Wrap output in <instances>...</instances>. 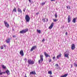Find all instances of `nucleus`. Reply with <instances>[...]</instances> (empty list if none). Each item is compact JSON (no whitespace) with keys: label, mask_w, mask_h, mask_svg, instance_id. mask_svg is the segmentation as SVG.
I'll return each mask as SVG.
<instances>
[{"label":"nucleus","mask_w":77,"mask_h":77,"mask_svg":"<svg viewBox=\"0 0 77 77\" xmlns=\"http://www.w3.org/2000/svg\"><path fill=\"white\" fill-rule=\"evenodd\" d=\"M56 65L57 66V67L58 66V67H59V65L58 64H56Z\"/></svg>","instance_id":"37"},{"label":"nucleus","mask_w":77,"mask_h":77,"mask_svg":"<svg viewBox=\"0 0 77 77\" xmlns=\"http://www.w3.org/2000/svg\"><path fill=\"white\" fill-rule=\"evenodd\" d=\"M51 62V60L50 58V59L49 60V62L50 63Z\"/></svg>","instance_id":"30"},{"label":"nucleus","mask_w":77,"mask_h":77,"mask_svg":"<svg viewBox=\"0 0 77 77\" xmlns=\"http://www.w3.org/2000/svg\"><path fill=\"white\" fill-rule=\"evenodd\" d=\"M6 73V71L5 72H2V74H5V73Z\"/></svg>","instance_id":"40"},{"label":"nucleus","mask_w":77,"mask_h":77,"mask_svg":"<svg viewBox=\"0 0 77 77\" xmlns=\"http://www.w3.org/2000/svg\"><path fill=\"white\" fill-rule=\"evenodd\" d=\"M70 15H69L68 17V23H70L71 21V18H70Z\"/></svg>","instance_id":"9"},{"label":"nucleus","mask_w":77,"mask_h":77,"mask_svg":"<svg viewBox=\"0 0 77 77\" xmlns=\"http://www.w3.org/2000/svg\"><path fill=\"white\" fill-rule=\"evenodd\" d=\"M17 12V8H14L13 9L12 11V12Z\"/></svg>","instance_id":"18"},{"label":"nucleus","mask_w":77,"mask_h":77,"mask_svg":"<svg viewBox=\"0 0 77 77\" xmlns=\"http://www.w3.org/2000/svg\"><path fill=\"white\" fill-rule=\"evenodd\" d=\"M42 20H43V21H43L44 22H45V19H43Z\"/></svg>","instance_id":"35"},{"label":"nucleus","mask_w":77,"mask_h":77,"mask_svg":"<svg viewBox=\"0 0 77 77\" xmlns=\"http://www.w3.org/2000/svg\"><path fill=\"white\" fill-rule=\"evenodd\" d=\"M29 2L30 3H31V0H29Z\"/></svg>","instance_id":"44"},{"label":"nucleus","mask_w":77,"mask_h":77,"mask_svg":"<svg viewBox=\"0 0 77 77\" xmlns=\"http://www.w3.org/2000/svg\"><path fill=\"white\" fill-rule=\"evenodd\" d=\"M67 34H68V32H66V35H67Z\"/></svg>","instance_id":"42"},{"label":"nucleus","mask_w":77,"mask_h":77,"mask_svg":"<svg viewBox=\"0 0 77 77\" xmlns=\"http://www.w3.org/2000/svg\"><path fill=\"white\" fill-rule=\"evenodd\" d=\"M2 67L3 69H6V67L5 66V65H2Z\"/></svg>","instance_id":"20"},{"label":"nucleus","mask_w":77,"mask_h":77,"mask_svg":"<svg viewBox=\"0 0 77 77\" xmlns=\"http://www.w3.org/2000/svg\"><path fill=\"white\" fill-rule=\"evenodd\" d=\"M13 38H15V35H13Z\"/></svg>","instance_id":"45"},{"label":"nucleus","mask_w":77,"mask_h":77,"mask_svg":"<svg viewBox=\"0 0 77 77\" xmlns=\"http://www.w3.org/2000/svg\"><path fill=\"white\" fill-rule=\"evenodd\" d=\"M66 8H67V9H68V8H69V9H71V7L69 5L67 6Z\"/></svg>","instance_id":"24"},{"label":"nucleus","mask_w":77,"mask_h":77,"mask_svg":"<svg viewBox=\"0 0 77 77\" xmlns=\"http://www.w3.org/2000/svg\"><path fill=\"white\" fill-rule=\"evenodd\" d=\"M25 11H26V8H25V9H23V12H25Z\"/></svg>","instance_id":"36"},{"label":"nucleus","mask_w":77,"mask_h":77,"mask_svg":"<svg viewBox=\"0 0 77 77\" xmlns=\"http://www.w3.org/2000/svg\"><path fill=\"white\" fill-rule=\"evenodd\" d=\"M52 28H53V27L51 26L49 27V29H51Z\"/></svg>","instance_id":"29"},{"label":"nucleus","mask_w":77,"mask_h":77,"mask_svg":"<svg viewBox=\"0 0 77 77\" xmlns=\"http://www.w3.org/2000/svg\"><path fill=\"white\" fill-rule=\"evenodd\" d=\"M45 4V2H43V3H42V4H41V5H42L43 6V5H44Z\"/></svg>","instance_id":"28"},{"label":"nucleus","mask_w":77,"mask_h":77,"mask_svg":"<svg viewBox=\"0 0 77 77\" xmlns=\"http://www.w3.org/2000/svg\"><path fill=\"white\" fill-rule=\"evenodd\" d=\"M48 74H50L51 75V74H52V72H51V71H49L48 72Z\"/></svg>","instance_id":"23"},{"label":"nucleus","mask_w":77,"mask_h":77,"mask_svg":"<svg viewBox=\"0 0 77 77\" xmlns=\"http://www.w3.org/2000/svg\"><path fill=\"white\" fill-rule=\"evenodd\" d=\"M30 74H34L36 75V72L35 71H32L30 72Z\"/></svg>","instance_id":"17"},{"label":"nucleus","mask_w":77,"mask_h":77,"mask_svg":"<svg viewBox=\"0 0 77 77\" xmlns=\"http://www.w3.org/2000/svg\"><path fill=\"white\" fill-rule=\"evenodd\" d=\"M54 25V23H52L51 24L50 26L52 27H53V26Z\"/></svg>","instance_id":"27"},{"label":"nucleus","mask_w":77,"mask_h":77,"mask_svg":"<svg viewBox=\"0 0 77 77\" xmlns=\"http://www.w3.org/2000/svg\"><path fill=\"white\" fill-rule=\"evenodd\" d=\"M71 48L72 50H73L75 48V45L74 44H72L71 45Z\"/></svg>","instance_id":"8"},{"label":"nucleus","mask_w":77,"mask_h":77,"mask_svg":"<svg viewBox=\"0 0 77 77\" xmlns=\"http://www.w3.org/2000/svg\"><path fill=\"white\" fill-rule=\"evenodd\" d=\"M40 60L38 61V62L39 64H40L41 63V62H43V55H40Z\"/></svg>","instance_id":"2"},{"label":"nucleus","mask_w":77,"mask_h":77,"mask_svg":"<svg viewBox=\"0 0 77 77\" xmlns=\"http://www.w3.org/2000/svg\"><path fill=\"white\" fill-rule=\"evenodd\" d=\"M54 22H56V21H57V19H53Z\"/></svg>","instance_id":"25"},{"label":"nucleus","mask_w":77,"mask_h":77,"mask_svg":"<svg viewBox=\"0 0 77 77\" xmlns=\"http://www.w3.org/2000/svg\"><path fill=\"white\" fill-rule=\"evenodd\" d=\"M25 20L26 22H29L30 21V17L28 15H26L25 17Z\"/></svg>","instance_id":"5"},{"label":"nucleus","mask_w":77,"mask_h":77,"mask_svg":"<svg viewBox=\"0 0 77 77\" xmlns=\"http://www.w3.org/2000/svg\"><path fill=\"white\" fill-rule=\"evenodd\" d=\"M4 47L5 48H6V45H3Z\"/></svg>","instance_id":"34"},{"label":"nucleus","mask_w":77,"mask_h":77,"mask_svg":"<svg viewBox=\"0 0 77 77\" xmlns=\"http://www.w3.org/2000/svg\"><path fill=\"white\" fill-rule=\"evenodd\" d=\"M44 41H45V39H43V40H42V42H44Z\"/></svg>","instance_id":"31"},{"label":"nucleus","mask_w":77,"mask_h":77,"mask_svg":"<svg viewBox=\"0 0 77 77\" xmlns=\"http://www.w3.org/2000/svg\"><path fill=\"white\" fill-rule=\"evenodd\" d=\"M64 56L65 57H67V58L69 59V52L66 51L64 54Z\"/></svg>","instance_id":"1"},{"label":"nucleus","mask_w":77,"mask_h":77,"mask_svg":"<svg viewBox=\"0 0 77 77\" xmlns=\"http://www.w3.org/2000/svg\"><path fill=\"white\" fill-rule=\"evenodd\" d=\"M37 32H38L39 34L41 33V30H39L38 29L37 30Z\"/></svg>","instance_id":"21"},{"label":"nucleus","mask_w":77,"mask_h":77,"mask_svg":"<svg viewBox=\"0 0 77 77\" xmlns=\"http://www.w3.org/2000/svg\"><path fill=\"white\" fill-rule=\"evenodd\" d=\"M76 19H77V17L76 18H74L73 19L72 21L73 23H75L76 21Z\"/></svg>","instance_id":"14"},{"label":"nucleus","mask_w":77,"mask_h":77,"mask_svg":"<svg viewBox=\"0 0 77 77\" xmlns=\"http://www.w3.org/2000/svg\"><path fill=\"white\" fill-rule=\"evenodd\" d=\"M4 23L6 27H9V25L7 23V22H6V21H4Z\"/></svg>","instance_id":"7"},{"label":"nucleus","mask_w":77,"mask_h":77,"mask_svg":"<svg viewBox=\"0 0 77 77\" xmlns=\"http://www.w3.org/2000/svg\"><path fill=\"white\" fill-rule=\"evenodd\" d=\"M28 29H23L22 30V31H20V33H22L23 34V33H26L28 31Z\"/></svg>","instance_id":"4"},{"label":"nucleus","mask_w":77,"mask_h":77,"mask_svg":"<svg viewBox=\"0 0 77 77\" xmlns=\"http://www.w3.org/2000/svg\"><path fill=\"white\" fill-rule=\"evenodd\" d=\"M17 11L18 12H20V14H22V11H21V9L20 8H18Z\"/></svg>","instance_id":"13"},{"label":"nucleus","mask_w":77,"mask_h":77,"mask_svg":"<svg viewBox=\"0 0 77 77\" xmlns=\"http://www.w3.org/2000/svg\"><path fill=\"white\" fill-rule=\"evenodd\" d=\"M52 2H55V0H51Z\"/></svg>","instance_id":"41"},{"label":"nucleus","mask_w":77,"mask_h":77,"mask_svg":"<svg viewBox=\"0 0 77 77\" xmlns=\"http://www.w3.org/2000/svg\"><path fill=\"white\" fill-rule=\"evenodd\" d=\"M24 60H25L26 62V60H27V59H26V58H25V59H24Z\"/></svg>","instance_id":"39"},{"label":"nucleus","mask_w":77,"mask_h":77,"mask_svg":"<svg viewBox=\"0 0 77 77\" xmlns=\"http://www.w3.org/2000/svg\"><path fill=\"white\" fill-rule=\"evenodd\" d=\"M6 72L7 73V75H10V72H9V70H7L6 71Z\"/></svg>","instance_id":"15"},{"label":"nucleus","mask_w":77,"mask_h":77,"mask_svg":"<svg viewBox=\"0 0 77 77\" xmlns=\"http://www.w3.org/2000/svg\"><path fill=\"white\" fill-rule=\"evenodd\" d=\"M54 16L56 18H57V13H56L54 14Z\"/></svg>","instance_id":"22"},{"label":"nucleus","mask_w":77,"mask_h":77,"mask_svg":"<svg viewBox=\"0 0 77 77\" xmlns=\"http://www.w3.org/2000/svg\"><path fill=\"white\" fill-rule=\"evenodd\" d=\"M28 63L29 65H33V64L35 63V62L31 60H28Z\"/></svg>","instance_id":"3"},{"label":"nucleus","mask_w":77,"mask_h":77,"mask_svg":"<svg viewBox=\"0 0 77 77\" xmlns=\"http://www.w3.org/2000/svg\"><path fill=\"white\" fill-rule=\"evenodd\" d=\"M2 74H3L2 72H0V75H2Z\"/></svg>","instance_id":"38"},{"label":"nucleus","mask_w":77,"mask_h":77,"mask_svg":"<svg viewBox=\"0 0 77 77\" xmlns=\"http://www.w3.org/2000/svg\"><path fill=\"white\" fill-rule=\"evenodd\" d=\"M12 30H13V31H14V29L13 28H12Z\"/></svg>","instance_id":"46"},{"label":"nucleus","mask_w":77,"mask_h":77,"mask_svg":"<svg viewBox=\"0 0 77 77\" xmlns=\"http://www.w3.org/2000/svg\"><path fill=\"white\" fill-rule=\"evenodd\" d=\"M52 59H56V57L55 56H54L53 57Z\"/></svg>","instance_id":"33"},{"label":"nucleus","mask_w":77,"mask_h":77,"mask_svg":"<svg viewBox=\"0 0 77 77\" xmlns=\"http://www.w3.org/2000/svg\"><path fill=\"white\" fill-rule=\"evenodd\" d=\"M48 21V19H47V20H46V22H47V21Z\"/></svg>","instance_id":"43"},{"label":"nucleus","mask_w":77,"mask_h":77,"mask_svg":"<svg viewBox=\"0 0 77 77\" xmlns=\"http://www.w3.org/2000/svg\"><path fill=\"white\" fill-rule=\"evenodd\" d=\"M1 49H3V46H2L1 47Z\"/></svg>","instance_id":"32"},{"label":"nucleus","mask_w":77,"mask_h":77,"mask_svg":"<svg viewBox=\"0 0 77 77\" xmlns=\"http://www.w3.org/2000/svg\"><path fill=\"white\" fill-rule=\"evenodd\" d=\"M74 65L75 66V67H77V63H74Z\"/></svg>","instance_id":"26"},{"label":"nucleus","mask_w":77,"mask_h":77,"mask_svg":"<svg viewBox=\"0 0 77 77\" xmlns=\"http://www.w3.org/2000/svg\"><path fill=\"white\" fill-rule=\"evenodd\" d=\"M24 77H27V76H26V75H25L24 76Z\"/></svg>","instance_id":"47"},{"label":"nucleus","mask_w":77,"mask_h":77,"mask_svg":"<svg viewBox=\"0 0 77 77\" xmlns=\"http://www.w3.org/2000/svg\"><path fill=\"white\" fill-rule=\"evenodd\" d=\"M35 48H36V46H35L32 47L30 50L31 51H33L34 49H35Z\"/></svg>","instance_id":"11"},{"label":"nucleus","mask_w":77,"mask_h":77,"mask_svg":"<svg viewBox=\"0 0 77 77\" xmlns=\"http://www.w3.org/2000/svg\"><path fill=\"white\" fill-rule=\"evenodd\" d=\"M10 41H11V39H10L9 38L7 39V40H6L7 43H9V42H10Z\"/></svg>","instance_id":"16"},{"label":"nucleus","mask_w":77,"mask_h":77,"mask_svg":"<svg viewBox=\"0 0 77 77\" xmlns=\"http://www.w3.org/2000/svg\"><path fill=\"white\" fill-rule=\"evenodd\" d=\"M68 75V74H65L64 75L61 76L60 77H66V76Z\"/></svg>","instance_id":"19"},{"label":"nucleus","mask_w":77,"mask_h":77,"mask_svg":"<svg viewBox=\"0 0 77 77\" xmlns=\"http://www.w3.org/2000/svg\"><path fill=\"white\" fill-rule=\"evenodd\" d=\"M20 54L21 56H23L24 55V52L23 50H21L20 51Z\"/></svg>","instance_id":"6"},{"label":"nucleus","mask_w":77,"mask_h":77,"mask_svg":"<svg viewBox=\"0 0 77 77\" xmlns=\"http://www.w3.org/2000/svg\"><path fill=\"white\" fill-rule=\"evenodd\" d=\"M61 55H62V54L61 53L59 54L57 56V59H59V57H61Z\"/></svg>","instance_id":"12"},{"label":"nucleus","mask_w":77,"mask_h":77,"mask_svg":"<svg viewBox=\"0 0 77 77\" xmlns=\"http://www.w3.org/2000/svg\"><path fill=\"white\" fill-rule=\"evenodd\" d=\"M72 65H71V68H72Z\"/></svg>","instance_id":"48"},{"label":"nucleus","mask_w":77,"mask_h":77,"mask_svg":"<svg viewBox=\"0 0 77 77\" xmlns=\"http://www.w3.org/2000/svg\"><path fill=\"white\" fill-rule=\"evenodd\" d=\"M45 55V56L46 57H50V56L49 55H48V54L47 53H46V52H44V53Z\"/></svg>","instance_id":"10"},{"label":"nucleus","mask_w":77,"mask_h":77,"mask_svg":"<svg viewBox=\"0 0 77 77\" xmlns=\"http://www.w3.org/2000/svg\"><path fill=\"white\" fill-rule=\"evenodd\" d=\"M37 14H38V13H37V14H36V15H37Z\"/></svg>","instance_id":"49"}]
</instances>
